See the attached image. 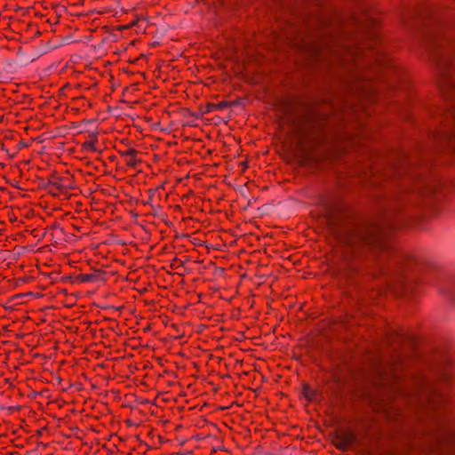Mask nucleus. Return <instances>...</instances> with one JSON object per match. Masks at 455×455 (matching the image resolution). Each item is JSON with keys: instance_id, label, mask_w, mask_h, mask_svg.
Segmentation results:
<instances>
[{"instance_id": "obj_4", "label": "nucleus", "mask_w": 455, "mask_h": 455, "mask_svg": "<svg viewBox=\"0 0 455 455\" xmlns=\"http://www.w3.org/2000/svg\"><path fill=\"white\" fill-rule=\"evenodd\" d=\"M355 433L349 429L341 430L335 434L333 442L337 449L347 451L355 442Z\"/></svg>"}, {"instance_id": "obj_12", "label": "nucleus", "mask_w": 455, "mask_h": 455, "mask_svg": "<svg viewBox=\"0 0 455 455\" xmlns=\"http://www.w3.org/2000/svg\"><path fill=\"white\" fill-rule=\"evenodd\" d=\"M13 119H14V116H13L11 113H8V114H6V115H2V117H1L2 124H3L4 123L9 124V123H11Z\"/></svg>"}, {"instance_id": "obj_19", "label": "nucleus", "mask_w": 455, "mask_h": 455, "mask_svg": "<svg viewBox=\"0 0 455 455\" xmlns=\"http://www.w3.org/2000/svg\"><path fill=\"white\" fill-rule=\"evenodd\" d=\"M86 146L90 148H92V150H96L95 149V147H94V142L93 141H89L86 143Z\"/></svg>"}, {"instance_id": "obj_3", "label": "nucleus", "mask_w": 455, "mask_h": 455, "mask_svg": "<svg viewBox=\"0 0 455 455\" xmlns=\"http://www.w3.org/2000/svg\"><path fill=\"white\" fill-rule=\"evenodd\" d=\"M374 61V68L379 69L383 76H389L391 74L399 76L400 69L382 49H372L369 52Z\"/></svg>"}, {"instance_id": "obj_2", "label": "nucleus", "mask_w": 455, "mask_h": 455, "mask_svg": "<svg viewBox=\"0 0 455 455\" xmlns=\"http://www.w3.org/2000/svg\"><path fill=\"white\" fill-rule=\"evenodd\" d=\"M383 242L379 231L373 227H364L355 230L347 239L343 258L350 272L355 271L351 264L363 258L365 250L377 251L383 248Z\"/></svg>"}, {"instance_id": "obj_13", "label": "nucleus", "mask_w": 455, "mask_h": 455, "mask_svg": "<svg viewBox=\"0 0 455 455\" xmlns=\"http://www.w3.org/2000/svg\"><path fill=\"white\" fill-rule=\"evenodd\" d=\"M7 217L11 223H14L17 220V216L10 209L7 210Z\"/></svg>"}, {"instance_id": "obj_6", "label": "nucleus", "mask_w": 455, "mask_h": 455, "mask_svg": "<svg viewBox=\"0 0 455 455\" xmlns=\"http://www.w3.org/2000/svg\"><path fill=\"white\" fill-rule=\"evenodd\" d=\"M19 139H20L19 134L17 132H14L12 130L7 129L6 131H4L2 129V140H11L19 141ZM3 151H6L7 155L11 156V154L9 153V149L6 148V145L2 141V152Z\"/></svg>"}, {"instance_id": "obj_20", "label": "nucleus", "mask_w": 455, "mask_h": 455, "mask_svg": "<svg viewBox=\"0 0 455 455\" xmlns=\"http://www.w3.org/2000/svg\"><path fill=\"white\" fill-rule=\"evenodd\" d=\"M12 263L10 261V262H8V263L6 264V267H7L8 268H12Z\"/></svg>"}, {"instance_id": "obj_7", "label": "nucleus", "mask_w": 455, "mask_h": 455, "mask_svg": "<svg viewBox=\"0 0 455 455\" xmlns=\"http://www.w3.org/2000/svg\"><path fill=\"white\" fill-rule=\"evenodd\" d=\"M228 107V103L225 101L220 102L219 104L209 103L206 106V112H212L214 110H221Z\"/></svg>"}, {"instance_id": "obj_1", "label": "nucleus", "mask_w": 455, "mask_h": 455, "mask_svg": "<svg viewBox=\"0 0 455 455\" xmlns=\"http://www.w3.org/2000/svg\"><path fill=\"white\" fill-rule=\"evenodd\" d=\"M409 403L424 414L428 427L425 434L424 451L444 453L455 449V430L446 413V394L422 378L408 394Z\"/></svg>"}, {"instance_id": "obj_16", "label": "nucleus", "mask_w": 455, "mask_h": 455, "mask_svg": "<svg viewBox=\"0 0 455 455\" xmlns=\"http://www.w3.org/2000/svg\"><path fill=\"white\" fill-rule=\"evenodd\" d=\"M138 164V160L136 158V156H131L129 159H128V162H127V164L129 166H132V167H135Z\"/></svg>"}, {"instance_id": "obj_11", "label": "nucleus", "mask_w": 455, "mask_h": 455, "mask_svg": "<svg viewBox=\"0 0 455 455\" xmlns=\"http://www.w3.org/2000/svg\"><path fill=\"white\" fill-rule=\"evenodd\" d=\"M4 270L5 271L6 269L2 265V271ZM2 280H6V282L9 283L8 287H13L16 284V282L9 279V275L4 274V272H2Z\"/></svg>"}, {"instance_id": "obj_15", "label": "nucleus", "mask_w": 455, "mask_h": 455, "mask_svg": "<svg viewBox=\"0 0 455 455\" xmlns=\"http://www.w3.org/2000/svg\"><path fill=\"white\" fill-rule=\"evenodd\" d=\"M137 155V151L133 148L128 149L123 153V156L130 158L131 156H134Z\"/></svg>"}, {"instance_id": "obj_8", "label": "nucleus", "mask_w": 455, "mask_h": 455, "mask_svg": "<svg viewBox=\"0 0 455 455\" xmlns=\"http://www.w3.org/2000/svg\"><path fill=\"white\" fill-rule=\"evenodd\" d=\"M21 297L20 295H16V296H13L9 302H7L5 305H2V307H4V309L5 311H8V310H11L13 308V307L17 304H20V302H17V303H13V304H11L12 302L17 300V299H20Z\"/></svg>"}, {"instance_id": "obj_18", "label": "nucleus", "mask_w": 455, "mask_h": 455, "mask_svg": "<svg viewBox=\"0 0 455 455\" xmlns=\"http://www.w3.org/2000/svg\"><path fill=\"white\" fill-rule=\"evenodd\" d=\"M1 455H19L18 453H13L12 451H8V450H3L2 449V453Z\"/></svg>"}, {"instance_id": "obj_9", "label": "nucleus", "mask_w": 455, "mask_h": 455, "mask_svg": "<svg viewBox=\"0 0 455 455\" xmlns=\"http://www.w3.org/2000/svg\"><path fill=\"white\" fill-rule=\"evenodd\" d=\"M4 318H6V315L2 313V325H1L2 333L4 331H14V330L12 329V325L14 323V321L12 320V323H4Z\"/></svg>"}, {"instance_id": "obj_14", "label": "nucleus", "mask_w": 455, "mask_h": 455, "mask_svg": "<svg viewBox=\"0 0 455 455\" xmlns=\"http://www.w3.org/2000/svg\"><path fill=\"white\" fill-rule=\"evenodd\" d=\"M12 256H13V255L10 250H2V255H1L2 259L6 260L7 259L12 258Z\"/></svg>"}, {"instance_id": "obj_5", "label": "nucleus", "mask_w": 455, "mask_h": 455, "mask_svg": "<svg viewBox=\"0 0 455 455\" xmlns=\"http://www.w3.org/2000/svg\"><path fill=\"white\" fill-rule=\"evenodd\" d=\"M2 395L12 399H17L20 396L19 390L15 388L10 379L5 378L2 380Z\"/></svg>"}, {"instance_id": "obj_10", "label": "nucleus", "mask_w": 455, "mask_h": 455, "mask_svg": "<svg viewBox=\"0 0 455 455\" xmlns=\"http://www.w3.org/2000/svg\"><path fill=\"white\" fill-rule=\"evenodd\" d=\"M20 409L19 405H5L2 404V412L4 411L7 414H12L15 411H18Z\"/></svg>"}, {"instance_id": "obj_17", "label": "nucleus", "mask_w": 455, "mask_h": 455, "mask_svg": "<svg viewBox=\"0 0 455 455\" xmlns=\"http://www.w3.org/2000/svg\"><path fill=\"white\" fill-rule=\"evenodd\" d=\"M6 27L11 28V23L9 18H2V28L5 29Z\"/></svg>"}]
</instances>
